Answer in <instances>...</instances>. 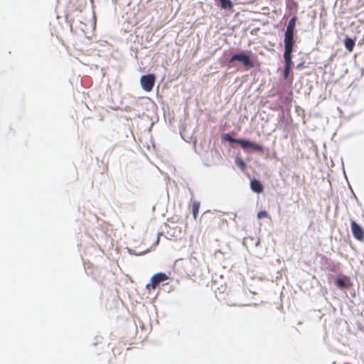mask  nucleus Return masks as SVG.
I'll use <instances>...</instances> for the list:
<instances>
[{
  "label": "nucleus",
  "instance_id": "f03ea898",
  "mask_svg": "<svg viewBox=\"0 0 364 364\" xmlns=\"http://www.w3.org/2000/svg\"><path fill=\"white\" fill-rule=\"evenodd\" d=\"M223 139L227 141L237 143L240 144L243 149L251 148L257 151H264V148L262 146L255 144L248 140L235 139L232 137L229 134H224Z\"/></svg>",
  "mask_w": 364,
  "mask_h": 364
},
{
  "label": "nucleus",
  "instance_id": "39448f33",
  "mask_svg": "<svg viewBox=\"0 0 364 364\" xmlns=\"http://www.w3.org/2000/svg\"><path fill=\"white\" fill-rule=\"evenodd\" d=\"M168 279V276L163 272L157 273L154 274L151 279V284H147L146 287L149 288L151 287L153 289H155L157 286L163 282L166 281Z\"/></svg>",
  "mask_w": 364,
  "mask_h": 364
},
{
  "label": "nucleus",
  "instance_id": "9d476101",
  "mask_svg": "<svg viewBox=\"0 0 364 364\" xmlns=\"http://www.w3.org/2000/svg\"><path fill=\"white\" fill-rule=\"evenodd\" d=\"M200 204L198 201L194 200L192 202L193 215L196 220L198 217Z\"/></svg>",
  "mask_w": 364,
  "mask_h": 364
},
{
  "label": "nucleus",
  "instance_id": "4468645a",
  "mask_svg": "<svg viewBox=\"0 0 364 364\" xmlns=\"http://www.w3.org/2000/svg\"><path fill=\"white\" fill-rule=\"evenodd\" d=\"M336 284L341 288H343V287H346V282H345V281L343 279H337Z\"/></svg>",
  "mask_w": 364,
  "mask_h": 364
},
{
  "label": "nucleus",
  "instance_id": "423d86ee",
  "mask_svg": "<svg viewBox=\"0 0 364 364\" xmlns=\"http://www.w3.org/2000/svg\"><path fill=\"white\" fill-rule=\"evenodd\" d=\"M351 230L355 239L359 241L364 240V230L355 221L351 222Z\"/></svg>",
  "mask_w": 364,
  "mask_h": 364
},
{
  "label": "nucleus",
  "instance_id": "20e7f679",
  "mask_svg": "<svg viewBox=\"0 0 364 364\" xmlns=\"http://www.w3.org/2000/svg\"><path fill=\"white\" fill-rule=\"evenodd\" d=\"M234 61L242 62L247 68H251L255 66L250 60V57L244 53L233 55L230 60V63Z\"/></svg>",
  "mask_w": 364,
  "mask_h": 364
},
{
  "label": "nucleus",
  "instance_id": "6e6552de",
  "mask_svg": "<svg viewBox=\"0 0 364 364\" xmlns=\"http://www.w3.org/2000/svg\"><path fill=\"white\" fill-rule=\"evenodd\" d=\"M250 188L252 191L257 193H260L263 192V191H264L263 185L262 184V183L259 181H258L257 179H253L251 181Z\"/></svg>",
  "mask_w": 364,
  "mask_h": 364
},
{
  "label": "nucleus",
  "instance_id": "9b49d317",
  "mask_svg": "<svg viewBox=\"0 0 364 364\" xmlns=\"http://www.w3.org/2000/svg\"><path fill=\"white\" fill-rule=\"evenodd\" d=\"M235 164L238 167L241 168L242 171H245L246 169V164L240 157H236Z\"/></svg>",
  "mask_w": 364,
  "mask_h": 364
},
{
  "label": "nucleus",
  "instance_id": "1a4fd4ad",
  "mask_svg": "<svg viewBox=\"0 0 364 364\" xmlns=\"http://www.w3.org/2000/svg\"><path fill=\"white\" fill-rule=\"evenodd\" d=\"M344 45L346 48L349 51H353L355 46V41L350 38H346L344 41Z\"/></svg>",
  "mask_w": 364,
  "mask_h": 364
},
{
  "label": "nucleus",
  "instance_id": "f8f14e48",
  "mask_svg": "<svg viewBox=\"0 0 364 364\" xmlns=\"http://www.w3.org/2000/svg\"><path fill=\"white\" fill-rule=\"evenodd\" d=\"M220 6L223 9H230L232 6V4L230 0H220Z\"/></svg>",
  "mask_w": 364,
  "mask_h": 364
},
{
  "label": "nucleus",
  "instance_id": "7ed1b4c3",
  "mask_svg": "<svg viewBox=\"0 0 364 364\" xmlns=\"http://www.w3.org/2000/svg\"><path fill=\"white\" fill-rule=\"evenodd\" d=\"M156 77L154 74L142 75L140 78V83L144 90L151 92L154 87Z\"/></svg>",
  "mask_w": 364,
  "mask_h": 364
},
{
  "label": "nucleus",
  "instance_id": "0eeeda50",
  "mask_svg": "<svg viewBox=\"0 0 364 364\" xmlns=\"http://www.w3.org/2000/svg\"><path fill=\"white\" fill-rule=\"evenodd\" d=\"M284 78L288 79L293 62L291 60V55H284Z\"/></svg>",
  "mask_w": 364,
  "mask_h": 364
},
{
  "label": "nucleus",
  "instance_id": "ddd939ff",
  "mask_svg": "<svg viewBox=\"0 0 364 364\" xmlns=\"http://www.w3.org/2000/svg\"><path fill=\"white\" fill-rule=\"evenodd\" d=\"M268 217V213L267 211L265 210H262V211H259L258 213H257V218L259 219H262V218H267Z\"/></svg>",
  "mask_w": 364,
  "mask_h": 364
},
{
  "label": "nucleus",
  "instance_id": "f257e3e1",
  "mask_svg": "<svg viewBox=\"0 0 364 364\" xmlns=\"http://www.w3.org/2000/svg\"><path fill=\"white\" fill-rule=\"evenodd\" d=\"M296 17L291 18L287 26L284 35V55H291L293 51L294 29L295 26Z\"/></svg>",
  "mask_w": 364,
  "mask_h": 364
}]
</instances>
